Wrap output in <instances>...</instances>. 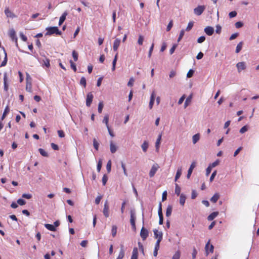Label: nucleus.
<instances>
[{
    "mask_svg": "<svg viewBox=\"0 0 259 259\" xmlns=\"http://www.w3.org/2000/svg\"><path fill=\"white\" fill-rule=\"evenodd\" d=\"M4 90L6 92L8 91V84L7 83V73H5L4 75Z\"/></svg>",
    "mask_w": 259,
    "mask_h": 259,
    "instance_id": "nucleus-21",
    "label": "nucleus"
},
{
    "mask_svg": "<svg viewBox=\"0 0 259 259\" xmlns=\"http://www.w3.org/2000/svg\"><path fill=\"white\" fill-rule=\"evenodd\" d=\"M3 49H4V53H5V57H4V60L2 61V62L0 65L1 67L5 66L7 64V53H6L4 48H3Z\"/></svg>",
    "mask_w": 259,
    "mask_h": 259,
    "instance_id": "nucleus-29",
    "label": "nucleus"
},
{
    "mask_svg": "<svg viewBox=\"0 0 259 259\" xmlns=\"http://www.w3.org/2000/svg\"><path fill=\"white\" fill-rule=\"evenodd\" d=\"M210 241H208L205 246L206 255H208L209 251L210 252L212 253L213 252L214 247L212 245H209Z\"/></svg>",
    "mask_w": 259,
    "mask_h": 259,
    "instance_id": "nucleus-8",
    "label": "nucleus"
},
{
    "mask_svg": "<svg viewBox=\"0 0 259 259\" xmlns=\"http://www.w3.org/2000/svg\"><path fill=\"white\" fill-rule=\"evenodd\" d=\"M136 211L135 209L130 210V223L132 227H136Z\"/></svg>",
    "mask_w": 259,
    "mask_h": 259,
    "instance_id": "nucleus-2",
    "label": "nucleus"
},
{
    "mask_svg": "<svg viewBox=\"0 0 259 259\" xmlns=\"http://www.w3.org/2000/svg\"><path fill=\"white\" fill-rule=\"evenodd\" d=\"M206 7L204 5H199L194 9V13L197 16L201 15L204 11Z\"/></svg>",
    "mask_w": 259,
    "mask_h": 259,
    "instance_id": "nucleus-3",
    "label": "nucleus"
},
{
    "mask_svg": "<svg viewBox=\"0 0 259 259\" xmlns=\"http://www.w3.org/2000/svg\"><path fill=\"white\" fill-rule=\"evenodd\" d=\"M200 139L199 134H196L192 137V141L193 144H196Z\"/></svg>",
    "mask_w": 259,
    "mask_h": 259,
    "instance_id": "nucleus-33",
    "label": "nucleus"
},
{
    "mask_svg": "<svg viewBox=\"0 0 259 259\" xmlns=\"http://www.w3.org/2000/svg\"><path fill=\"white\" fill-rule=\"evenodd\" d=\"M120 42V39L118 38H116L114 40V51L117 50L118 47L119 46Z\"/></svg>",
    "mask_w": 259,
    "mask_h": 259,
    "instance_id": "nucleus-35",
    "label": "nucleus"
},
{
    "mask_svg": "<svg viewBox=\"0 0 259 259\" xmlns=\"http://www.w3.org/2000/svg\"><path fill=\"white\" fill-rule=\"evenodd\" d=\"M196 166V162L195 161H193L191 164L190 165V166L188 170V173L187 175V179H189L191 176V174L193 172V169Z\"/></svg>",
    "mask_w": 259,
    "mask_h": 259,
    "instance_id": "nucleus-12",
    "label": "nucleus"
},
{
    "mask_svg": "<svg viewBox=\"0 0 259 259\" xmlns=\"http://www.w3.org/2000/svg\"><path fill=\"white\" fill-rule=\"evenodd\" d=\"M111 165H112V161L111 160H109L106 165V168H107V170L108 173L111 171Z\"/></svg>",
    "mask_w": 259,
    "mask_h": 259,
    "instance_id": "nucleus-40",
    "label": "nucleus"
},
{
    "mask_svg": "<svg viewBox=\"0 0 259 259\" xmlns=\"http://www.w3.org/2000/svg\"><path fill=\"white\" fill-rule=\"evenodd\" d=\"M217 171L216 170L213 171V172L212 173V174L210 177V179H209V181L210 182H212L213 181L214 177L217 175Z\"/></svg>",
    "mask_w": 259,
    "mask_h": 259,
    "instance_id": "nucleus-51",
    "label": "nucleus"
},
{
    "mask_svg": "<svg viewBox=\"0 0 259 259\" xmlns=\"http://www.w3.org/2000/svg\"><path fill=\"white\" fill-rule=\"evenodd\" d=\"M161 136H162L161 134L159 135L158 138L157 139V140L155 143V147H156V149L157 150H158L159 148V145L160 144L161 140Z\"/></svg>",
    "mask_w": 259,
    "mask_h": 259,
    "instance_id": "nucleus-26",
    "label": "nucleus"
},
{
    "mask_svg": "<svg viewBox=\"0 0 259 259\" xmlns=\"http://www.w3.org/2000/svg\"><path fill=\"white\" fill-rule=\"evenodd\" d=\"M9 111H10V108L8 106H7L5 109L4 113L1 117L2 120H3L4 119V118L6 117L7 114L9 112Z\"/></svg>",
    "mask_w": 259,
    "mask_h": 259,
    "instance_id": "nucleus-30",
    "label": "nucleus"
},
{
    "mask_svg": "<svg viewBox=\"0 0 259 259\" xmlns=\"http://www.w3.org/2000/svg\"><path fill=\"white\" fill-rule=\"evenodd\" d=\"M155 100V94L154 91H153L151 95L150 102H149V108L150 109H152L153 107Z\"/></svg>",
    "mask_w": 259,
    "mask_h": 259,
    "instance_id": "nucleus-14",
    "label": "nucleus"
},
{
    "mask_svg": "<svg viewBox=\"0 0 259 259\" xmlns=\"http://www.w3.org/2000/svg\"><path fill=\"white\" fill-rule=\"evenodd\" d=\"M237 12L235 11H231L229 13V16L230 18H234L237 16Z\"/></svg>",
    "mask_w": 259,
    "mask_h": 259,
    "instance_id": "nucleus-55",
    "label": "nucleus"
},
{
    "mask_svg": "<svg viewBox=\"0 0 259 259\" xmlns=\"http://www.w3.org/2000/svg\"><path fill=\"white\" fill-rule=\"evenodd\" d=\"M159 167V166L158 164L157 163H155L152 165L149 174V177L150 178L153 177L155 175V173L156 172V171L157 170Z\"/></svg>",
    "mask_w": 259,
    "mask_h": 259,
    "instance_id": "nucleus-6",
    "label": "nucleus"
},
{
    "mask_svg": "<svg viewBox=\"0 0 259 259\" xmlns=\"http://www.w3.org/2000/svg\"><path fill=\"white\" fill-rule=\"evenodd\" d=\"M204 31L207 35L211 36L213 34L214 30L212 27L208 26L204 28Z\"/></svg>",
    "mask_w": 259,
    "mask_h": 259,
    "instance_id": "nucleus-10",
    "label": "nucleus"
},
{
    "mask_svg": "<svg viewBox=\"0 0 259 259\" xmlns=\"http://www.w3.org/2000/svg\"><path fill=\"white\" fill-rule=\"evenodd\" d=\"M194 70L193 69H190L187 74V77L190 78L193 76Z\"/></svg>",
    "mask_w": 259,
    "mask_h": 259,
    "instance_id": "nucleus-47",
    "label": "nucleus"
},
{
    "mask_svg": "<svg viewBox=\"0 0 259 259\" xmlns=\"http://www.w3.org/2000/svg\"><path fill=\"white\" fill-rule=\"evenodd\" d=\"M239 35V33H233L232 34L230 38H229V40H232L235 38H236Z\"/></svg>",
    "mask_w": 259,
    "mask_h": 259,
    "instance_id": "nucleus-58",
    "label": "nucleus"
},
{
    "mask_svg": "<svg viewBox=\"0 0 259 259\" xmlns=\"http://www.w3.org/2000/svg\"><path fill=\"white\" fill-rule=\"evenodd\" d=\"M148 142L146 141H145L142 144L141 147L143 150L144 152H146L147 150V149L148 148Z\"/></svg>",
    "mask_w": 259,
    "mask_h": 259,
    "instance_id": "nucleus-34",
    "label": "nucleus"
},
{
    "mask_svg": "<svg viewBox=\"0 0 259 259\" xmlns=\"http://www.w3.org/2000/svg\"><path fill=\"white\" fill-rule=\"evenodd\" d=\"M72 57L74 59V61H77L78 60V53L75 50H73L72 51Z\"/></svg>",
    "mask_w": 259,
    "mask_h": 259,
    "instance_id": "nucleus-45",
    "label": "nucleus"
},
{
    "mask_svg": "<svg viewBox=\"0 0 259 259\" xmlns=\"http://www.w3.org/2000/svg\"><path fill=\"white\" fill-rule=\"evenodd\" d=\"M220 195L219 193H215L212 197L210 198V201L213 203H216L218 199H219Z\"/></svg>",
    "mask_w": 259,
    "mask_h": 259,
    "instance_id": "nucleus-23",
    "label": "nucleus"
},
{
    "mask_svg": "<svg viewBox=\"0 0 259 259\" xmlns=\"http://www.w3.org/2000/svg\"><path fill=\"white\" fill-rule=\"evenodd\" d=\"M192 98V95H190L186 99L185 103H184V108H186L190 104V103L191 102Z\"/></svg>",
    "mask_w": 259,
    "mask_h": 259,
    "instance_id": "nucleus-28",
    "label": "nucleus"
},
{
    "mask_svg": "<svg viewBox=\"0 0 259 259\" xmlns=\"http://www.w3.org/2000/svg\"><path fill=\"white\" fill-rule=\"evenodd\" d=\"M205 36H201L197 39V42L199 44H201V43H202L203 42H204L205 41Z\"/></svg>",
    "mask_w": 259,
    "mask_h": 259,
    "instance_id": "nucleus-57",
    "label": "nucleus"
},
{
    "mask_svg": "<svg viewBox=\"0 0 259 259\" xmlns=\"http://www.w3.org/2000/svg\"><path fill=\"white\" fill-rule=\"evenodd\" d=\"M185 30L184 29H182V30H181L180 34H179V37L178 38V40H177L178 42L180 41L182 39V38L184 36V34H185Z\"/></svg>",
    "mask_w": 259,
    "mask_h": 259,
    "instance_id": "nucleus-41",
    "label": "nucleus"
},
{
    "mask_svg": "<svg viewBox=\"0 0 259 259\" xmlns=\"http://www.w3.org/2000/svg\"><path fill=\"white\" fill-rule=\"evenodd\" d=\"M38 151L42 156L45 157H48L49 156L48 153L46 151H45L43 149L39 148L38 149Z\"/></svg>",
    "mask_w": 259,
    "mask_h": 259,
    "instance_id": "nucleus-44",
    "label": "nucleus"
},
{
    "mask_svg": "<svg viewBox=\"0 0 259 259\" xmlns=\"http://www.w3.org/2000/svg\"><path fill=\"white\" fill-rule=\"evenodd\" d=\"M109 115H105L104 119L103 120V122L106 124V126L108 129V132L109 135L111 137H113V132L112 130V129L109 127L108 124V121H109Z\"/></svg>",
    "mask_w": 259,
    "mask_h": 259,
    "instance_id": "nucleus-4",
    "label": "nucleus"
},
{
    "mask_svg": "<svg viewBox=\"0 0 259 259\" xmlns=\"http://www.w3.org/2000/svg\"><path fill=\"white\" fill-rule=\"evenodd\" d=\"M103 106H104V105H103V102H102V101L100 102L99 103L98 108V112L99 113H102Z\"/></svg>",
    "mask_w": 259,
    "mask_h": 259,
    "instance_id": "nucleus-46",
    "label": "nucleus"
},
{
    "mask_svg": "<svg viewBox=\"0 0 259 259\" xmlns=\"http://www.w3.org/2000/svg\"><path fill=\"white\" fill-rule=\"evenodd\" d=\"M243 44V43L242 41H241L238 44L235 50L236 53H238L241 51L242 48Z\"/></svg>",
    "mask_w": 259,
    "mask_h": 259,
    "instance_id": "nucleus-32",
    "label": "nucleus"
},
{
    "mask_svg": "<svg viewBox=\"0 0 259 259\" xmlns=\"http://www.w3.org/2000/svg\"><path fill=\"white\" fill-rule=\"evenodd\" d=\"M70 63V66L71 68L74 70V72L76 71V67L75 64L73 62L72 60H70L69 61Z\"/></svg>",
    "mask_w": 259,
    "mask_h": 259,
    "instance_id": "nucleus-61",
    "label": "nucleus"
},
{
    "mask_svg": "<svg viewBox=\"0 0 259 259\" xmlns=\"http://www.w3.org/2000/svg\"><path fill=\"white\" fill-rule=\"evenodd\" d=\"M108 180V177L106 175H104L102 178V183L103 185H105Z\"/></svg>",
    "mask_w": 259,
    "mask_h": 259,
    "instance_id": "nucleus-64",
    "label": "nucleus"
},
{
    "mask_svg": "<svg viewBox=\"0 0 259 259\" xmlns=\"http://www.w3.org/2000/svg\"><path fill=\"white\" fill-rule=\"evenodd\" d=\"M138 221H140L141 223V225L142 226V227H144V213L143 210H142V212L141 218L139 219Z\"/></svg>",
    "mask_w": 259,
    "mask_h": 259,
    "instance_id": "nucleus-37",
    "label": "nucleus"
},
{
    "mask_svg": "<svg viewBox=\"0 0 259 259\" xmlns=\"http://www.w3.org/2000/svg\"><path fill=\"white\" fill-rule=\"evenodd\" d=\"M5 13L7 17L13 18L14 14L9 10V8H6L5 10Z\"/></svg>",
    "mask_w": 259,
    "mask_h": 259,
    "instance_id": "nucleus-20",
    "label": "nucleus"
},
{
    "mask_svg": "<svg viewBox=\"0 0 259 259\" xmlns=\"http://www.w3.org/2000/svg\"><path fill=\"white\" fill-rule=\"evenodd\" d=\"M80 85L83 86L84 88L86 87V84H87L86 79L84 77L82 76L81 77V79L80 80Z\"/></svg>",
    "mask_w": 259,
    "mask_h": 259,
    "instance_id": "nucleus-43",
    "label": "nucleus"
},
{
    "mask_svg": "<svg viewBox=\"0 0 259 259\" xmlns=\"http://www.w3.org/2000/svg\"><path fill=\"white\" fill-rule=\"evenodd\" d=\"M194 25V22L193 21H191L189 22L187 27H186L185 30L187 31H190L193 27Z\"/></svg>",
    "mask_w": 259,
    "mask_h": 259,
    "instance_id": "nucleus-42",
    "label": "nucleus"
},
{
    "mask_svg": "<svg viewBox=\"0 0 259 259\" xmlns=\"http://www.w3.org/2000/svg\"><path fill=\"white\" fill-rule=\"evenodd\" d=\"M248 130V126L247 125H245L242 127L241 129L239 131L240 133L241 134H244L246 132H247Z\"/></svg>",
    "mask_w": 259,
    "mask_h": 259,
    "instance_id": "nucleus-39",
    "label": "nucleus"
},
{
    "mask_svg": "<svg viewBox=\"0 0 259 259\" xmlns=\"http://www.w3.org/2000/svg\"><path fill=\"white\" fill-rule=\"evenodd\" d=\"M102 159H100L98 161L97 166V169L98 172H100L102 167Z\"/></svg>",
    "mask_w": 259,
    "mask_h": 259,
    "instance_id": "nucleus-38",
    "label": "nucleus"
},
{
    "mask_svg": "<svg viewBox=\"0 0 259 259\" xmlns=\"http://www.w3.org/2000/svg\"><path fill=\"white\" fill-rule=\"evenodd\" d=\"M172 26H173V21H172V20H170L167 26L166 31H169L172 28Z\"/></svg>",
    "mask_w": 259,
    "mask_h": 259,
    "instance_id": "nucleus-56",
    "label": "nucleus"
},
{
    "mask_svg": "<svg viewBox=\"0 0 259 259\" xmlns=\"http://www.w3.org/2000/svg\"><path fill=\"white\" fill-rule=\"evenodd\" d=\"M154 235L155 238L157 239H159L161 237V241L162 239V233L161 231H159L156 229L153 230Z\"/></svg>",
    "mask_w": 259,
    "mask_h": 259,
    "instance_id": "nucleus-15",
    "label": "nucleus"
},
{
    "mask_svg": "<svg viewBox=\"0 0 259 259\" xmlns=\"http://www.w3.org/2000/svg\"><path fill=\"white\" fill-rule=\"evenodd\" d=\"M235 26L236 28H240L243 26V23L241 21H238L235 23Z\"/></svg>",
    "mask_w": 259,
    "mask_h": 259,
    "instance_id": "nucleus-54",
    "label": "nucleus"
},
{
    "mask_svg": "<svg viewBox=\"0 0 259 259\" xmlns=\"http://www.w3.org/2000/svg\"><path fill=\"white\" fill-rule=\"evenodd\" d=\"M138 250L137 247H135L133 249L131 259H138Z\"/></svg>",
    "mask_w": 259,
    "mask_h": 259,
    "instance_id": "nucleus-19",
    "label": "nucleus"
},
{
    "mask_svg": "<svg viewBox=\"0 0 259 259\" xmlns=\"http://www.w3.org/2000/svg\"><path fill=\"white\" fill-rule=\"evenodd\" d=\"M212 168L209 165L206 169V176H208L211 171Z\"/></svg>",
    "mask_w": 259,
    "mask_h": 259,
    "instance_id": "nucleus-63",
    "label": "nucleus"
},
{
    "mask_svg": "<svg viewBox=\"0 0 259 259\" xmlns=\"http://www.w3.org/2000/svg\"><path fill=\"white\" fill-rule=\"evenodd\" d=\"M167 195V191H163L162 193V201H164L165 200H166Z\"/></svg>",
    "mask_w": 259,
    "mask_h": 259,
    "instance_id": "nucleus-59",
    "label": "nucleus"
},
{
    "mask_svg": "<svg viewBox=\"0 0 259 259\" xmlns=\"http://www.w3.org/2000/svg\"><path fill=\"white\" fill-rule=\"evenodd\" d=\"M148 231L145 228H142L140 236L143 240H145L148 236Z\"/></svg>",
    "mask_w": 259,
    "mask_h": 259,
    "instance_id": "nucleus-11",
    "label": "nucleus"
},
{
    "mask_svg": "<svg viewBox=\"0 0 259 259\" xmlns=\"http://www.w3.org/2000/svg\"><path fill=\"white\" fill-rule=\"evenodd\" d=\"M181 187L179 186L178 184H175V194L177 196H180L181 194Z\"/></svg>",
    "mask_w": 259,
    "mask_h": 259,
    "instance_id": "nucleus-31",
    "label": "nucleus"
},
{
    "mask_svg": "<svg viewBox=\"0 0 259 259\" xmlns=\"http://www.w3.org/2000/svg\"><path fill=\"white\" fill-rule=\"evenodd\" d=\"M197 196V192L195 190H193L192 191V193H191V199H194L196 198Z\"/></svg>",
    "mask_w": 259,
    "mask_h": 259,
    "instance_id": "nucleus-60",
    "label": "nucleus"
},
{
    "mask_svg": "<svg viewBox=\"0 0 259 259\" xmlns=\"http://www.w3.org/2000/svg\"><path fill=\"white\" fill-rule=\"evenodd\" d=\"M124 255V250L123 245L122 244L120 246V250L119 255L116 259H122Z\"/></svg>",
    "mask_w": 259,
    "mask_h": 259,
    "instance_id": "nucleus-22",
    "label": "nucleus"
},
{
    "mask_svg": "<svg viewBox=\"0 0 259 259\" xmlns=\"http://www.w3.org/2000/svg\"><path fill=\"white\" fill-rule=\"evenodd\" d=\"M109 205L107 201H106L104 204V209H103V214L106 217H108L109 215Z\"/></svg>",
    "mask_w": 259,
    "mask_h": 259,
    "instance_id": "nucleus-9",
    "label": "nucleus"
},
{
    "mask_svg": "<svg viewBox=\"0 0 259 259\" xmlns=\"http://www.w3.org/2000/svg\"><path fill=\"white\" fill-rule=\"evenodd\" d=\"M26 91L30 92V93H31L32 92V83L31 82V77L28 73H27V75H26Z\"/></svg>",
    "mask_w": 259,
    "mask_h": 259,
    "instance_id": "nucleus-5",
    "label": "nucleus"
},
{
    "mask_svg": "<svg viewBox=\"0 0 259 259\" xmlns=\"http://www.w3.org/2000/svg\"><path fill=\"white\" fill-rule=\"evenodd\" d=\"M94 98V96L92 92L88 93L87 95V98H86V105L88 107H90L93 100Z\"/></svg>",
    "mask_w": 259,
    "mask_h": 259,
    "instance_id": "nucleus-7",
    "label": "nucleus"
},
{
    "mask_svg": "<svg viewBox=\"0 0 259 259\" xmlns=\"http://www.w3.org/2000/svg\"><path fill=\"white\" fill-rule=\"evenodd\" d=\"M161 242V237L159 238V239H158L157 240V241L155 243V247H154V249L155 250H159V244H160V242Z\"/></svg>",
    "mask_w": 259,
    "mask_h": 259,
    "instance_id": "nucleus-48",
    "label": "nucleus"
},
{
    "mask_svg": "<svg viewBox=\"0 0 259 259\" xmlns=\"http://www.w3.org/2000/svg\"><path fill=\"white\" fill-rule=\"evenodd\" d=\"M47 32L46 35H51L54 34L60 35L62 33L56 26L49 27L46 28Z\"/></svg>",
    "mask_w": 259,
    "mask_h": 259,
    "instance_id": "nucleus-1",
    "label": "nucleus"
},
{
    "mask_svg": "<svg viewBox=\"0 0 259 259\" xmlns=\"http://www.w3.org/2000/svg\"><path fill=\"white\" fill-rule=\"evenodd\" d=\"M219 214L218 211H214L210 213L207 217V220L208 221L213 220Z\"/></svg>",
    "mask_w": 259,
    "mask_h": 259,
    "instance_id": "nucleus-24",
    "label": "nucleus"
},
{
    "mask_svg": "<svg viewBox=\"0 0 259 259\" xmlns=\"http://www.w3.org/2000/svg\"><path fill=\"white\" fill-rule=\"evenodd\" d=\"M222 30V27L220 25H217L216 26L215 32L218 34H220Z\"/></svg>",
    "mask_w": 259,
    "mask_h": 259,
    "instance_id": "nucleus-62",
    "label": "nucleus"
},
{
    "mask_svg": "<svg viewBox=\"0 0 259 259\" xmlns=\"http://www.w3.org/2000/svg\"><path fill=\"white\" fill-rule=\"evenodd\" d=\"M10 37L13 40H15L17 44V38L16 35V32L14 30L12 29L10 31L9 34Z\"/></svg>",
    "mask_w": 259,
    "mask_h": 259,
    "instance_id": "nucleus-18",
    "label": "nucleus"
},
{
    "mask_svg": "<svg viewBox=\"0 0 259 259\" xmlns=\"http://www.w3.org/2000/svg\"><path fill=\"white\" fill-rule=\"evenodd\" d=\"M158 215L163 214L162 209V204L161 202H160L158 205Z\"/></svg>",
    "mask_w": 259,
    "mask_h": 259,
    "instance_id": "nucleus-52",
    "label": "nucleus"
},
{
    "mask_svg": "<svg viewBox=\"0 0 259 259\" xmlns=\"http://www.w3.org/2000/svg\"><path fill=\"white\" fill-rule=\"evenodd\" d=\"M177 47H178V44H175L173 45L172 47L169 50V53L170 55H172L174 53V52Z\"/></svg>",
    "mask_w": 259,
    "mask_h": 259,
    "instance_id": "nucleus-49",
    "label": "nucleus"
},
{
    "mask_svg": "<svg viewBox=\"0 0 259 259\" xmlns=\"http://www.w3.org/2000/svg\"><path fill=\"white\" fill-rule=\"evenodd\" d=\"M68 13L67 12H64L62 16L60 17L59 21V25H61L64 21L66 19V16H67Z\"/></svg>",
    "mask_w": 259,
    "mask_h": 259,
    "instance_id": "nucleus-16",
    "label": "nucleus"
},
{
    "mask_svg": "<svg viewBox=\"0 0 259 259\" xmlns=\"http://www.w3.org/2000/svg\"><path fill=\"white\" fill-rule=\"evenodd\" d=\"M93 145L96 150H98L99 144L98 142V141L96 140V139H94L93 140Z\"/></svg>",
    "mask_w": 259,
    "mask_h": 259,
    "instance_id": "nucleus-50",
    "label": "nucleus"
},
{
    "mask_svg": "<svg viewBox=\"0 0 259 259\" xmlns=\"http://www.w3.org/2000/svg\"><path fill=\"white\" fill-rule=\"evenodd\" d=\"M180 252L179 251H177L172 256V259H180Z\"/></svg>",
    "mask_w": 259,
    "mask_h": 259,
    "instance_id": "nucleus-53",
    "label": "nucleus"
},
{
    "mask_svg": "<svg viewBox=\"0 0 259 259\" xmlns=\"http://www.w3.org/2000/svg\"><path fill=\"white\" fill-rule=\"evenodd\" d=\"M186 198H187L186 196L183 193H182L180 195L179 202H180V204L181 205H182V206L184 205Z\"/></svg>",
    "mask_w": 259,
    "mask_h": 259,
    "instance_id": "nucleus-17",
    "label": "nucleus"
},
{
    "mask_svg": "<svg viewBox=\"0 0 259 259\" xmlns=\"http://www.w3.org/2000/svg\"><path fill=\"white\" fill-rule=\"evenodd\" d=\"M172 207L170 205H168L166 208L165 215L167 217H169L172 212Z\"/></svg>",
    "mask_w": 259,
    "mask_h": 259,
    "instance_id": "nucleus-27",
    "label": "nucleus"
},
{
    "mask_svg": "<svg viewBox=\"0 0 259 259\" xmlns=\"http://www.w3.org/2000/svg\"><path fill=\"white\" fill-rule=\"evenodd\" d=\"M182 175V168L179 167L178 168L176 175L175 178V181L176 182L180 178Z\"/></svg>",
    "mask_w": 259,
    "mask_h": 259,
    "instance_id": "nucleus-25",
    "label": "nucleus"
},
{
    "mask_svg": "<svg viewBox=\"0 0 259 259\" xmlns=\"http://www.w3.org/2000/svg\"><path fill=\"white\" fill-rule=\"evenodd\" d=\"M236 67L239 72H240L241 70H244L246 67V64L244 62H240L236 64Z\"/></svg>",
    "mask_w": 259,
    "mask_h": 259,
    "instance_id": "nucleus-13",
    "label": "nucleus"
},
{
    "mask_svg": "<svg viewBox=\"0 0 259 259\" xmlns=\"http://www.w3.org/2000/svg\"><path fill=\"white\" fill-rule=\"evenodd\" d=\"M43 65L46 66L49 68L50 66V60L48 58H45V59H43Z\"/></svg>",
    "mask_w": 259,
    "mask_h": 259,
    "instance_id": "nucleus-36",
    "label": "nucleus"
}]
</instances>
